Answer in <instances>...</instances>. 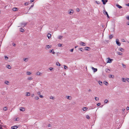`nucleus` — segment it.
Wrapping results in <instances>:
<instances>
[{"label": "nucleus", "mask_w": 129, "mask_h": 129, "mask_svg": "<svg viewBox=\"0 0 129 129\" xmlns=\"http://www.w3.org/2000/svg\"><path fill=\"white\" fill-rule=\"evenodd\" d=\"M20 111H25V109L24 108L21 107L20 108Z\"/></svg>", "instance_id": "1a4fd4ad"}, {"label": "nucleus", "mask_w": 129, "mask_h": 129, "mask_svg": "<svg viewBox=\"0 0 129 129\" xmlns=\"http://www.w3.org/2000/svg\"><path fill=\"white\" fill-rule=\"evenodd\" d=\"M95 2L96 3L98 4H100V2H99V1H96Z\"/></svg>", "instance_id": "603ef678"}, {"label": "nucleus", "mask_w": 129, "mask_h": 129, "mask_svg": "<svg viewBox=\"0 0 129 129\" xmlns=\"http://www.w3.org/2000/svg\"><path fill=\"white\" fill-rule=\"evenodd\" d=\"M113 37V36L112 35H110L109 36V38L110 39H111Z\"/></svg>", "instance_id": "c756f323"}, {"label": "nucleus", "mask_w": 129, "mask_h": 129, "mask_svg": "<svg viewBox=\"0 0 129 129\" xmlns=\"http://www.w3.org/2000/svg\"><path fill=\"white\" fill-rule=\"evenodd\" d=\"M95 99L96 101H98L99 100V98L98 97H95Z\"/></svg>", "instance_id": "79ce46f5"}, {"label": "nucleus", "mask_w": 129, "mask_h": 129, "mask_svg": "<svg viewBox=\"0 0 129 129\" xmlns=\"http://www.w3.org/2000/svg\"><path fill=\"white\" fill-rule=\"evenodd\" d=\"M74 11L73 10H69L68 11V14L70 15H72L74 13Z\"/></svg>", "instance_id": "f257e3e1"}, {"label": "nucleus", "mask_w": 129, "mask_h": 129, "mask_svg": "<svg viewBox=\"0 0 129 129\" xmlns=\"http://www.w3.org/2000/svg\"><path fill=\"white\" fill-rule=\"evenodd\" d=\"M23 60L25 62H27L28 61V58H24Z\"/></svg>", "instance_id": "bb28decb"}, {"label": "nucleus", "mask_w": 129, "mask_h": 129, "mask_svg": "<svg viewBox=\"0 0 129 129\" xmlns=\"http://www.w3.org/2000/svg\"><path fill=\"white\" fill-rule=\"evenodd\" d=\"M116 6L119 9H120L122 8V6L119 5L118 4H116Z\"/></svg>", "instance_id": "2eb2a0df"}, {"label": "nucleus", "mask_w": 129, "mask_h": 129, "mask_svg": "<svg viewBox=\"0 0 129 129\" xmlns=\"http://www.w3.org/2000/svg\"><path fill=\"white\" fill-rule=\"evenodd\" d=\"M74 49H72L70 50V51L71 52H73V51Z\"/></svg>", "instance_id": "bf43d9fd"}, {"label": "nucleus", "mask_w": 129, "mask_h": 129, "mask_svg": "<svg viewBox=\"0 0 129 129\" xmlns=\"http://www.w3.org/2000/svg\"><path fill=\"white\" fill-rule=\"evenodd\" d=\"M12 10L13 11H15L17 10V9L16 8H14L12 9Z\"/></svg>", "instance_id": "a878e982"}, {"label": "nucleus", "mask_w": 129, "mask_h": 129, "mask_svg": "<svg viewBox=\"0 0 129 129\" xmlns=\"http://www.w3.org/2000/svg\"><path fill=\"white\" fill-rule=\"evenodd\" d=\"M118 50L119 51H121L122 52H123L124 51V49H123L122 48H119L118 49Z\"/></svg>", "instance_id": "dca6fc26"}, {"label": "nucleus", "mask_w": 129, "mask_h": 129, "mask_svg": "<svg viewBox=\"0 0 129 129\" xmlns=\"http://www.w3.org/2000/svg\"><path fill=\"white\" fill-rule=\"evenodd\" d=\"M49 69L51 71H53V68L52 67H50L49 68Z\"/></svg>", "instance_id": "f704fd0d"}, {"label": "nucleus", "mask_w": 129, "mask_h": 129, "mask_svg": "<svg viewBox=\"0 0 129 129\" xmlns=\"http://www.w3.org/2000/svg\"><path fill=\"white\" fill-rule=\"evenodd\" d=\"M127 110H129V107H127L126 108V109Z\"/></svg>", "instance_id": "69168bd1"}, {"label": "nucleus", "mask_w": 129, "mask_h": 129, "mask_svg": "<svg viewBox=\"0 0 129 129\" xmlns=\"http://www.w3.org/2000/svg\"><path fill=\"white\" fill-rule=\"evenodd\" d=\"M24 5H26H26H28V4L27 3H25V4H24Z\"/></svg>", "instance_id": "052dcab7"}, {"label": "nucleus", "mask_w": 129, "mask_h": 129, "mask_svg": "<svg viewBox=\"0 0 129 129\" xmlns=\"http://www.w3.org/2000/svg\"><path fill=\"white\" fill-rule=\"evenodd\" d=\"M91 69L93 70L94 72H96L97 71V69L96 68H94L93 67H92Z\"/></svg>", "instance_id": "9d476101"}, {"label": "nucleus", "mask_w": 129, "mask_h": 129, "mask_svg": "<svg viewBox=\"0 0 129 129\" xmlns=\"http://www.w3.org/2000/svg\"><path fill=\"white\" fill-rule=\"evenodd\" d=\"M47 36L48 39H50L51 37V35L50 34L48 33L47 35Z\"/></svg>", "instance_id": "aec40b11"}, {"label": "nucleus", "mask_w": 129, "mask_h": 129, "mask_svg": "<svg viewBox=\"0 0 129 129\" xmlns=\"http://www.w3.org/2000/svg\"><path fill=\"white\" fill-rule=\"evenodd\" d=\"M108 100L107 99L105 100L104 101L105 103H107L108 102Z\"/></svg>", "instance_id": "c03bdc74"}, {"label": "nucleus", "mask_w": 129, "mask_h": 129, "mask_svg": "<svg viewBox=\"0 0 129 129\" xmlns=\"http://www.w3.org/2000/svg\"><path fill=\"white\" fill-rule=\"evenodd\" d=\"M39 96L41 98H43V96L42 95H39Z\"/></svg>", "instance_id": "4d7b16f0"}, {"label": "nucleus", "mask_w": 129, "mask_h": 129, "mask_svg": "<svg viewBox=\"0 0 129 129\" xmlns=\"http://www.w3.org/2000/svg\"><path fill=\"white\" fill-rule=\"evenodd\" d=\"M122 65L123 67H124V68H125V67H126L125 65L124 64L122 63Z\"/></svg>", "instance_id": "8fccbe9b"}, {"label": "nucleus", "mask_w": 129, "mask_h": 129, "mask_svg": "<svg viewBox=\"0 0 129 129\" xmlns=\"http://www.w3.org/2000/svg\"><path fill=\"white\" fill-rule=\"evenodd\" d=\"M4 57L5 60H7L9 59V57H7V56H5Z\"/></svg>", "instance_id": "cd10ccee"}, {"label": "nucleus", "mask_w": 129, "mask_h": 129, "mask_svg": "<svg viewBox=\"0 0 129 129\" xmlns=\"http://www.w3.org/2000/svg\"><path fill=\"white\" fill-rule=\"evenodd\" d=\"M109 77L110 78H114V75H109Z\"/></svg>", "instance_id": "5701e85b"}, {"label": "nucleus", "mask_w": 129, "mask_h": 129, "mask_svg": "<svg viewBox=\"0 0 129 129\" xmlns=\"http://www.w3.org/2000/svg\"><path fill=\"white\" fill-rule=\"evenodd\" d=\"M24 31V30L22 28H21L20 29V31L21 32H23Z\"/></svg>", "instance_id": "ea45409f"}, {"label": "nucleus", "mask_w": 129, "mask_h": 129, "mask_svg": "<svg viewBox=\"0 0 129 129\" xmlns=\"http://www.w3.org/2000/svg\"><path fill=\"white\" fill-rule=\"evenodd\" d=\"M126 18L129 21V16L126 17Z\"/></svg>", "instance_id": "09e8293b"}, {"label": "nucleus", "mask_w": 129, "mask_h": 129, "mask_svg": "<svg viewBox=\"0 0 129 129\" xmlns=\"http://www.w3.org/2000/svg\"><path fill=\"white\" fill-rule=\"evenodd\" d=\"M37 93L38 95H40L41 94V92H40L39 91L37 92Z\"/></svg>", "instance_id": "6e6d98bb"}, {"label": "nucleus", "mask_w": 129, "mask_h": 129, "mask_svg": "<svg viewBox=\"0 0 129 129\" xmlns=\"http://www.w3.org/2000/svg\"><path fill=\"white\" fill-rule=\"evenodd\" d=\"M104 84L106 85H108V83L106 81H104Z\"/></svg>", "instance_id": "7c9ffc66"}, {"label": "nucleus", "mask_w": 129, "mask_h": 129, "mask_svg": "<svg viewBox=\"0 0 129 129\" xmlns=\"http://www.w3.org/2000/svg\"><path fill=\"white\" fill-rule=\"evenodd\" d=\"M105 71L107 72H108V73H109L110 72L109 71H110V70L108 69H105Z\"/></svg>", "instance_id": "c85d7f7f"}, {"label": "nucleus", "mask_w": 129, "mask_h": 129, "mask_svg": "<svg viewBox=\"0 0 129 129\" xmlns=\"http://www.w3.org/2000/svg\"><path fill=\"white\" fill-rule=\"evenodd\" d=\"M107 59H108V60L107 63H111L112 62V61L113 60V59H111L110 58L108 57L107 58Z\"/></svg>", "instance_id": "f03ea898"}, {"label": "nucleus", "mask_w": 129, "mask_h": 129, "mask_svg": "<svg viewBox=\"0 0 129 129\" xmlns=\"http://www.w3.org/2000/svg\"><path fill=\"white\" fill-rule=\"evenodd\" d=\"M58 47H61L62 46V44H59L58 45Z\"/></svg>", "instance_id": "a18cd8bd"}, {"label": "nucleus", "mask_w": 129, "mask_h": 129, "mask_svg": "<svg viewBox=\"0 0 129 129\" xmlns=\"http://www.w3.org/2000/svg\"><path fill=\"white\" fill-rule=\"evenodd\" d=\"M35 99L36 100H38L39 99V98L38 96H36L35 97Z\"/></svg>", "instance_id": "a19ab883"}, {"label": "nucleus", "mask_w": 129, "mask_h": 129, "mask_svg": "<svg viewBox=\"0 0 129 129\" xmlns=\"http://www.w3.org/2000/svg\"><path fill=\"white\" fill-rule=\"evenodd\" d=\"M26 93V96H29L30 95V92H27Z\"/></svg>", "instance_id": "6ab92c4d"}, {"label": "nucleus", "mask_w": 129, "mask_h": 129, "mask_svg": "<svg viewBox=\"0 0 129 129\" xmlns=\"http://www.w3.org/2000/svg\"><path fill=\"white\" fill-rule=\"evenodd\" d=\"M3 109L4 111H6L7 110V108L6 107H4L3 108Z\"/></svg>", "instance_id": "c9c22d12"}, {"label": "nucleus", "mask_w": 129, "mask_h": 129, "mask_svg": "<svg viewBox=\"0 0 129 129\" xmlns=\"http://www.w3.org/2000/svg\"><path fill=\"white\" fill-rule=\"evenodd\" d=\"M87 109V108L86 107H84L82 109L83 111H86Z\"/></svg>", "instance_id": "393cba45"}, {"label": "nucleus", "mask_w": 129, "mask_h": 129, "mask_svg": "<svg viewBox=\"0 0 129 129\" xmlns=\"http://www.w3.org/2000/svg\"><path fill=\"white\" fill-rule=\"evenodd\" d=\"M14 127L15 129L17 128L18 127V126L16 125L14 126Z\"/></svg>", "instance_id": "e2e57ef3"}, {"label": "nucleus", "mask_w": 129, "mask_h": 129, "mask_svg": "<svg viewBox=\"0 0 129 129\" xmlns=\"http://www.w3.org/2000/svg\"><path fill=\"white\" fill-rule=\"evenodd\" d=\"M2 126L0 124V129H2Z\"/></svg>", "instance_id": "338daca9"}, {"label": "nucleus", "mask_w": 129, "mask_h": 129, "mask_svg": "<svg viewBox=\"0 0 129 129\" xmlns=\"http://www.w3.org/2000/svg\"><path fill=\"white\" fill-rule=\"evenodd\" d=\"M86 118L88 119H90V117L88 115H86Z\"/></svg>", "instance_id": "58836bf2"}, {"label": "nucleus", "mask_w": 129, "mask_h": 129, "mask_svg": "<svg viewBox=\"0 0 129 129\" xmlns=\"http://www.w3.org/2000/svg\"><path fill=\"white\" fill-rule=\"evenodd\" d=\"M6 67L8 69H11V67L9 65H6Z\"/></svg>", "instance_id": "b1692460"}, {"label": "nucleus", "mask_w": 129, "mask_h": 129, "mask_svg": "<svg viewBox=\"0 0 129 129\" xmlns=\"http://www.w3.org/2000/svg\"><path fill=\"white\" fill-rule=\"evenodd\" d=\"M36 74L38 76H41L42 75V73L39 72H38L36 73Z\"/></svg>", "instance_id": "20e7f679"}, {"label": "nucleus", "mask_w": 129, "mask_h": 129, "mask_svg": "<svg viewBox=\"0 0 129 129\" xmlns=\"http://www.w3.org/2000/svg\"><path fill=\"white\" fill-rule=\"evenodd\" d=\"M66 98L69 100H71L72 98L71 96H66Z\"/></svg>", "instance_id": "a211bd4d"}, {"label": "nucleus", "mask_w": 129, "mask_h": 129, "mask_svg": "<svg viewBox=\"0 0 129 129\" xmlns=\"http://www.w3.org/2000/svg\"><path fill=\"white\" fill-rule=\"evenodd\" d=\"M50 53H52L53 54H55V52L53 50V49L52 50H50L49 51Z\"/></svg>", "instance_id": "ddd939ff"}, {"label": "nucleus", "mask_w": 129, "mask_h": 129, "mask_svg": "<svg viewBox=\"0 0 129 129\" xmlns=\"http://www.w3.org/2000/svg\"><path fill=\"white\" fill-rule=\"evenodd\" d=\"M80 45H81L83 46H86L85 43L82 42H80Z\"/></svg>", "instance_id": "f8f14e48"}, {"label": "nucleus", "mask_w": 129, "mask_h": 129, "mask_svg": "<svg viewBox=\"0 0 129 129\" xmlns=\"http://www.w3.org/2000/svg\"><path fill=\"white\" fill-rule=\"evenodd\" d=\"M35 96L34 94H32L31 95V96L32 97L34 96Z\"/></svg>", "instance_id": "680f3d73"}, {"label": "nucleus", "mask_w": 129, "mask_h": 129, "mask_svg": "<svg viewBox=\"0 0 129 129\" xmlns=\"http://www.w3.org/2000/svg\"><path fill=\"white\" fill-rule=\"evenodd\" d=\"M121 41L123 42H125V40L124 39H122L121 40Z\"/></svg>", "instance_id": "3c124183"}, {"label": "nucleus", "mask_w": 129, "mask_h": 129, "mask_svg": "<svg viewBox=\"0 0 129 129\" xmlns=\"http://www.w3.org/2000/svg\"><path fill=\"white\" fill-rule=\"evenodd\" d=\"M101 105V104L100 103H98L97 104V105L98 106H99Z\"/></svg>", "instance_id": "0e129e2a"}, {"label": "nucleus", "mask_w": 129, "mask_h": 129, "mask_svg": "<svg viewBox=\"0 0 129 129\" xmlns=\"http://www.w3.org/2000/svg\"><path fill=\"white\" fill-rule=\"evenodd\" d=\"M64 68L65 69H66L68 68V67L67 66L65 65H64Z\"/></svg>", "instance_id": "37998d69"}, {"label": "nucleus", "mask_w": 129, "mask_h": 129, "mask_svg": "<svg viewBox=\"0 0 129 129\" xmlns=\"http://www.w3.org/2000/svg\"><path fill=\"white\" fill-rule=\"evenodd\" d=\"M32 74L31 72L27 71L26 72V74L28 75H31Z\"/></svg>", "instance_id": "4468645a"}, {"label": "nucleus", "mask_w": 129, "mask_h": 129, "mask_svg": "<svg viewBox=\"0 0 129 129\" xmlns=\"http://www.w3.org/2000/svg\"><path fill=\"white\" fill-rule=\"evenodd\" d=\"M126 23L127 25H129V22H127Z\"/></svg>", "instance_id": "774afa93"}, {"label": "nucleus", "mask_w": 129, "mask_h": 129, "mask_svg": "<svg viewBox=\"0 0 129 129\" xmlns=\"http://www.w3.org/2000/svg\"><path fill=\"white\" fill-rule=\"evenodd\" d=\"M103 12L104 13L105 15H107V16L108 18H109V16L108 15V14L107 12L105 10H104L103 11Z\"/></svg>", "instance_id": "39448f33"}, {"label": "nucleus", "mask_w": 129, "mask_h": 129, "mask_svg": "<svg viewBox=\"0 0 129 129\" xmlns=\"http://www.w3.org/2000/svg\"><path fill=\"white\" fill-rule=\"evenodd\" d=\"M50 99L54 100L55 99V98L54 97L51 96L50 97Z\"/></svg>", "instance_id": "473e14b6"}, {"label": "nucleus", "mask_w": 129, "mask_h": 129, "mask_svg": "<svg viewBox=\"0 0 129 129\" xmlns=\"http://www.w3.org/2000/svg\"><path fill=\"white\" fill-rule=\"evenodd\" d=\"M108 0H102L103 4L105 5L107 2H108Z\"/></svg>", "instance_id": "423d86ee"}, {"label": "nucleus", "mask_w": 129, "mask_h": 129, "mask_svg": "<svg viewBox=\"0 0 129 129\" xmlns=\"http://www.w3.org/2000/svg\"><path fill=\"white\" fill-rule=\"evenodd\" d=\"M99 83L100 85H102V81H99Z\"/></svg>", "instance_id": "4c0bfd02"}, {"label": "nucleus", "mask_w": 129, "mask_h": 129, "mask_svg": "<svg viewBox=\"0 0 129 129\" xmlns=\"http://www.w3.org/2000/svg\"><path fill=\"white\" fill-rule=\"evenodd\" d=\"M11 128L12 129H15L14 126H12Z\"/></svg>", "instance_id": "5fc2aeb1"}, {"label": "nucleus", "mask_w": 129, "mask_h": 129, "mask_svg": "<svg viewBox=\"0 0 129 129\" xmlns=\"http://www.w3.org/2000/svg\"><path fill=\"white\" fill-rule=\"evenodd\" d=\"M117 54L119 55H123V53H122L119 52H117Z\"/></svg>", "instance_id": "4be33fe9"}, {"label": "nucleus", "mask_w": 129, "mask_h": 129, "mask_svg": "<svg viewBox=\"0 0 129 129\" xmlns=\"http://www.w3.org/2000/svg\"><path fill=\"white\" fill-rule=\"evenodd\" d=\"M116 43L117 44V45L120 46L121 45V43L119 42V40L118 39H116Z\"/></svg>", "instance_id": "7ed1b4c3"}, {"label": "nucleus", "mask_w": 129, "mask_h": 129, "mask_svg": "<svg viewBox=\"0 0 129 129\" xmlns=\"http://www.w3.org/2000/svg\"><path fill=\"white\" fill-rule=\"evenodd\" d=\"M21 26L22 27H24L26 25L27 23L23 22L21 23Z\"/></svg>", "instance_id": "6e6552de"}, {"label": "nucleus", "mask_w": 129, "mask_h": 129, "mask_svg": "<svg viewBox=\"0 0 129 129\" xmlns=\"http://www.w3.org/2000/svg\"><path fill=\"white\" fill-rule=\"evenodd\" d=\"M63 38V36L61 35H59L58 36L57 38L60 40H61Z\"/></svg>", "instance_id": "9b49d317"}, {"label": "nucleus", "mask_w": 129, "mask_h": 129, "mask_svg": "<svg viewBox=\"0 0 129 129\" xmlns=\"http://www.w3.org/2000/svg\"><path fill=\"white\" fill-rule=\"evenodd\" d=\"M56 64L57 66H60V63L58 62H57L56 63Z\"/></svg>", "instance_id": "72a5a7b5"}, {"label": "nucleus", "mask_w": 129, "mask_h": 129, "mask_svg": "<svg viewBox=\"0 0 129 129\" xmlns=\"http://www.w3.org/2000/svg\"><path fill=\"white\" fill-rule=\"evenodd\" d=\"M19 118H17L15 120L16 121H19Z\"/></svg>", "instance_id": "49530a36"}, {"label": "nucleus", "mask_w": 129, "mask_h": 129, "mask_svg": "<svg viewBox=\"0 0 129 129\" xmlns=\"http://www.w3.org/2000/svg\"><path fill=\"white\" fill-rule=\"evenodd\" d=\"M33 79L32 77H29L27 78V80H31Z\"/></svg>", "instance_id": "f3484780"}, {"label": "nucleus", "mask_w": 129, "mask_h": 129, "mask_svg": "<svg viewBox=\"0 0 129 129\" xmlns=\"http://www.w3.org/2000/svg\"><path fill=\"white\" fill-rule=\"evenodd\" d=\"M89 48L88 47H86L85 48V49L86 50H89L88 49Z\"/></svg>", "instance_id": "e433bc0d"}, {"label": "nucleus", "mask_w": 129, "mask_h": 129, "mask_svg": "<svg viewBox=\"0 0 129 129\" xmlns=\"http://www.w3.org/2000/svg\"><path fill=\"white\" fill-rule=\"evenodd\" d=\"M126 81L128 82H129V78H126Z\"/></svg>", "instance_id": "13d9d810"}, {"label": "nucleus", "mask_w": 129, "mask_h": 129, "mask_svg": "<svg viewBox=\"0 0 129 129\" xmlns=\"http://www.w3.org/2000/svg\"><path fill=\"white\" fill-rule=\"evenodd\" d=\"M9 82L7 81H5V83L8 85H9Z\"/></svg>", "instance_id": "2f4dec72"}, {"label": "nucleus", "mask_w": 129, "mask_h": 129, "mask_svg": "<svg viewBox=\"0 0 129 129\" xmlns=\"http://www.w3.org/2000/svg\"><path fill=\"white\" fill-rule=\"evenodd\" d=\"M51 47V45H46L45 47V49H48L49 48Z\"/></svg>", "instance_id": "0eeeda50"}, {"label": "nucleus", "mask_w": 129, "mask_h": 129, "mask_svg": "<svg viewBox=\"0 0 129 129\" xmlns=\"http://www.w3.org/2000/svg\"><path fill=\"white\" fill-rule=\"evenodd\" d=\"M122 80L123 82H125L126 81V78L125 79L124 78H122Z\"/></svg>", "instance_id": "412c9836"}, {"label": "nucleus", "mask_w": 129, "mask_h": 129, "mask_svg": "<svg viewBox=\"0 0 129 129\" xmlns=\"http://www.w3.org/2000/svg\"><path fill=\"white\" fill-rule=\"evenodd\" d=\"M12 45L13 46L15 47V46L16 45V44L14 43H13Z\"/></svg>", "instance_id": "864d4df0"}, {"label": "nucleus", "mask_w": 129, "mask_h": 129, "mask_svg": "<svg viewBox=\"0 0 129 129\" xmlns=\"http://www.w3.org/2000/svg\"><path fill=\"white\" fill-rule=\"evenodd\" d=\"M76 11L77 12H79L80 11V10L79 8H77L76 9Z\"/></svg>", "instance_id": "de8ad7c7"}]
</instances>
